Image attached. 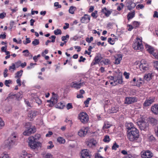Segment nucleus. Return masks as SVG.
<instances>
[{
  "mask_svg": "<svg viewBox=\"0 0 158 158\" xmlns=\"http://www.w3.org/2000/svg\"><path fill=\"white\" fill-rule=\"evenodd\" d=\"M119 147V146L116 143H114L113 146L112 147V150H116L117 148H118Z\"/></svg>",
  "mask_w": 158,
  "mask_h": 158,
  "instance_id": "38",
  "label": "nucleus"
},
{
  "mask_svg": "<svg viewBox=\"0 0 158 158\" xmlns=\"http://www.w3.org/2000/svg\"><path fill=\"white\" fill-rule=\"evenodd\" d=\"M6 15V13H2L0 14V18L1 19H3Z\"/></svg>",
  "mask_w": 158,
  "mask_h": 158,
  "instance_id": "55",
  "label": "nucleus"
},
{
  "mask_svg": "<svg viewBox=\"0 0 158 158\" xmlns=\"http://www.w3.org/2000/svg\"><path fill=\"white\" fill-rule=\"evenodd\" d=\"M122 56L121 55H118V57L115 59V62L114 63L116 64H119L120 63V61L122 60Z\"/></svg>",
  "mask_w": 158,
  "mask_h": 158,
  "instance_id": "26",
  "label": "nucleus"
},
{
  "mask_svg": "<svg viewBox=\"0 0 158 158\" xmlns=\"http://www.w3.org/2000/svg\"><path fill=\"white\" fill-rule=\"evenodd\" d=\"M133 26L135 27V28H136L139 26V23L138 22L134 21L133 22Z\"/></svg>",
  "mask_w": 158,
  "mask_h": 158,
  "instance_id": "42",
  "label": "nucleus"
},
{
  "mask_svg": "<svg viewBox=\"0 0 158 158\" xmlns=\"http://www.w3.org/2000/svg\"><path fill=\"white\" fill-rule=\"evenodd\" d=\"M153 156V154L149 150H147L142 154L143 158H151Z\"/></svg>",
  "mask_w": 158,
  "mask_h": 158,
  "instance_id": "13",
  "label": "nucleus"
},
{
  "mask_svg": "<svg viewBox=\"0 0 158 158\" xmlns=\"http://www.w3.org/2000/svg\"><path fill=\"white\" fill-rule=\"evenodd\" d=\"M66 108L67 110L72 109L73 108L72 104L71 103H68L67 105Z\"/></svg>",
  "mask_w": 158,
  "mask_h": 158,
  "instance_id": "51",
  "label": "nucleus"
},
{
  "mask_svg": "<svg viewBox=\"0 0 158 158\" xmlns=\"http://www.w3.org/2000/svg\"><path fill=\"white\" fill-rule=\"evenodd\" d=\"M143 60H141V64L139 65V68L141 70H143L146 71L148 69V65H147L145 63L143 64Z\"/></svg>",
  "mask_w": 158,
  "mask_h": 158,
  "instance_id": "20",
  "label": "nucleus"
},
{
  "mask_svg": "<svg viewBox=\"0 0 158 158\" xmlns=\"http://www.w3.org/2000/svg\"><path fill=\"white\" fill-rule=\"evenodd\" d=\"M21 63V61H19L18 62H16L15 63V65L16 66L17 68H18L20 66V64Z\"/></svg>",
  "mask_w": 158,
  "mask_h": 158,
  "instance_id": "61",
  "label": "nucleus"
},
{
  "mask_svg": "<svg viewBox=\"0 0 158 158\" xmlns=\"http://www.w3.org/2000/svg\"><path fill=\"white\" fill-rule=\"evenodd\" d=\"M69 35H67L65 36H63L61 37V40L62 41H65V40L69 39Z\"/></svg>",
  "mask_w": 158,
  "mask_h": 158,
  "instance_id": "44",
  "label": "nucleus"
},
{
  "mask_svg": "<svg viewBox=\"0 0 158 158\" xmlns=\"http://www.w3.org/2000/svg\"><path fill=\"white\" fill-rule=\"evenodd\" d=\"M57 141L61 143H64L65 142V140L60 137L58 138Z\"/></svg>",
  "mask_w": 158,
  "mask_h": 158,
  "instance_id": "34",
  "label": "nucleus"
},
{
  "mask_svg": "<svg viewBox=\"0 0 158 158\" xmlns=\"http://www.w3.org/2000/svg\"><path fill=\"white\" fill-rule=\"evenodd\" d=\"M23 53H26L25 54H24V56H25L27 57L29 56V54L30 53L29 52V51L27 49L24 50L23 52Z\"/></svg>",
  "mask_w": 158,
  "mask_h": 158,
  "instance_id": "37",
  "label": "nucleus"
},
{
  "mask_svg": "<svg viewBox=\"0 0 158 158\" xmlns=\"http://www.w3.org/2000/svg\"><path fill=\"white\" fill-rule=\"evenodd\" d=\"M111 11H110L107 10L106 12L105 13V15L106 17H108L111 14Z\"/></svg>",
  "mask_w": 158,
  "mask_h": 158,
  "instance_id": "57",
  "label": "nucleus"
},
{
  "mask_svg": "<svg viewBox=\"0 0 158 158\" xmlns=\"http://www.w3.org/2000/svg\"><path fill=\"white\" fill-rule=\"evenodd\" d=\"M101 62H103L105 64L107 65L109 64L110 61L108 59H106L104 60H102Z\"/></svg>",
  "mask_w": 158,
  "mask_h": 158,
  "instance_id": "50",
  "label": "nucleus"
},
{
  "mask_svg": "<svg viewBox=\"0 0 158 158\" xmlns=\"http://www.w3.org/2000/svg\"><path fill=\"white\" fill-rule=\"evenodd\" d=\"M32 43L34 46L38 45L40 44L39 40L38 39H35L32 42Z\"/></svg>",
  "mask_w": 158,
  "mask_h": 158,
  "instance_id": "33",
  "label": "nucleus"
},
{
  "mask_svg": "<svg viewBox=\"0 0 158 158\" xmlns=\"http://www.w3.org/2000/svg\"><path fill=\"white\" fill-rule=\"evenodd\" d=\"M154 67L158 71V61H155L153 62Z\"/></svg>",
  "mask_w": 158,
  "mask_h": 158,
  "instance_id": "46",
  "label": "nucleus"
},
{
  "mask_svg": "<svg viewBox=\"0 0 158 158\" xmlns=\"http://www.w3.org/2000/svg\"><path fill=\"white\" fill-rule=\"evenodd\" d=\"M137 124L141 130L147 131L148 127V123L143 120L137 122Z\"/></svg>",
  "mask_w": 158,
  "mask_h": 158,
  "instance_id": "7",
  "label": "nucleus"
},
{
  "mask_svg": "<svg viewBox=\"0 0 158 158\" xmlns=\"http://www.w3.org/2000/svg\"><path fill=\"white\" fill-rule=\"evenodd\" d=\"M110 140L109 136L108 135H106L105 136L103 139V141L105 142H109Z\"/></svg>",
  "mask_w": 158,
  "mask_h": 158,
  "instance_id": "32",
  "label": "nucleus"
},
{
  "mask_svg": "<svg viewBox=\"0 0 158 158\" xmlns=\"http://www.w3.org/2000/svg\"><path fill=\"white\" fill-rule=\"evenodd\" d=\"M16 95L15 94H12L11 93H10L8 96V97H7V98H11V99H14V98H16Z\"/></svg>",
  "mask_w": 158,
  "mask_h": 158,
  "instance_id": "36",
  "label": "nucleus"
},
{
  "mask_svg": "<svg viewBox=\"0 0 158 158\" xmlns=\"http://www.w3.org/2000/svg\"><path fill=\"white\" fill-rule=\"evenodd\" d=\"M76 9V7L74 6H71L69 10V13L71 14H74V12Z\"/></svg>",
  "mask_w": 158,
  "mask_h": 158,
  "instance_id": "28",
  "label": "nucleus"
},
{
  "mask_svg": "<svg viewBox=\"0 0 158 158\" xmlns=\"http://www.w3.org/2000/svg\"><path fill=\"white\" fill-rule=\"evenodd\" d=\"M82 158H90V156L89 153V150L85 149L82 150L81 153Z\"/></svg>",
  "mask_w": 158,
  "mask_h": 158,
  "instance_id": "12",
  "label": "nucleus"
},
{
  "mask_svg": "<svg viewBox=\"0 0 158 158\" xmlns=\"http://www.w3.org/2000/svg\"><path fill=\"white\" fill-rule=\"evenodd\" d=\"M152 111L154 114H158V104H155L151 107Z\"/></svg>",
  "mask_w": 158,
  "mask_h": 158,
  "instance_id": "19",
  "label": "nucleus"
},
{
  "mask_svg": "<svg viewBox=\"0 0 158 158\" xmlns=\"http://www.w3.org/2000/svg\"><path fill=\"white\" fill-rule=\"evenodd\" d=\"M37 115V111L35 110H31L29 111L28 116L30 120L32 121L33 118L36 116Z\"/></svg>",
  "mask_w": 158,
  "mask_h": 158,
  "instance_id": "14",
  "label": "nucleus"
},
{
  "mask_svg": "<svg viewBox=\"0 0 158 158\" xmlns=\"http://www.w3.org/2000/svg\"><path fill=\"white\" fill-rule=\"evenodd\" d=\"M16 137V135L15 133L12 134L8 139L4 141V145L5 147L8 149H10L15 144V138Z\"/></svg>",
  "mask_w": 158,
  "mask_h": 158,
  "instance_id": "3",
  "label": "nucleus"
},
{
  "mask_svg": "<svg viewBox=\"0 0 158 158\" xmlns=\"http://www.w3.org/2000/svg\"><path fill=\"white\" fill-rule=\"evenodd\" d=\"M108 41L109 43L112 45H113L114 44V42L111 38H109L108 39Z\"/></svg>",
  "mask_w": 158,
  "mask_h": 158,
  "instance_id": "48",
  "label": "nucleus"
},
{
  "mask_svg": "<svg viewBox=\"0 0 158 158\" xmlns=\"http://www.w3.org/2000/svg\"><path fill=\"white\" fill-rule=\"evenodd\" d=\"M54 33L56 35H60L61 34V31L60 29H57L56 30L54 31Z\"/></svg>",
  "mask_w": 158,
  "mask_h": 158,
  "instance_id": "40",
  "label": "nucleus"
},
{
  "mask_svg": "<svg viewBox=\"0 0 158 158\" xmlns=\"http://www.w3.org/2000/svg\"><path fill=\"white\" fill-rule=\"evenodd\" d=\"M31 155L25 152H23L20 155V158H30Z\"/></svg>",
  "mask_w": 158,
  "mask_h": 158,
  "instance_id": "23",
  "label": "nucleus"
},
{
  "mask_svg": "<svg viewBox=\"0 0 158 158\" xmlns=\"http://www.w3.org/2000/svg\"><path fill=\"white\" fill-rule=\"evenodd\" d=\"M93 40V37H91L90 38L88 37H87L86 38V41L89 43H90Z\"/></svg>",
  "mask_w": 158,
  "mask_h": 158,
  "instance_id": "49",
  "label": "nucleus"
},
{
  "mask_svg": "<svg viewBox=\"0 0 158 158\" xmlns=\"http://www.w3.org/2000/svg\"><path fill=\"white\" fill-rule=\"evenodd\" d=\"M11 69H13V70L15 69V65L14 63H13L12 64V65L9 66V70H10Z\"/></svg>",
  "mask_w": 158,
  "mask_h": 158,
  "instance_id": "58",
  "label": "nucleus"
},
{
  "mask_svg": "<svg viewBox=\"0 0 158 158\" xmlns=\"http://www.w3.org/2000/svg\"><path fill=\"white\" fill-rule=\"evenodd\" d=\"M154 18L156 17L158 18V13L157 11H155L153 16Z\"/></svg>",
  "mask_w": 158,
  "mask_h": 158,
  "instance_id": "63",
  "label": "nucleus"
},
{
  "mask_svg": "<svg viewBox=\"0 0 158 158\" xmlns=\"http://www.w3.org/2000/svg\"><path fill=\"white\" fill-rule=\"evenodd\" d=\"M109 79L111 80H113L115 85H117L118 84H122L123 82L122 79V73H119L117 76H110L108 77Z\"/></svg>",
  "mask_w": 158,
  "mask_h": 158,
  "instance_id": "4",
  "label": "nucleus"
},
{
  "mask_svg": "<svg viewBox=\"0 0 158 158\" xmlns=\"http://www.w3.org/2000/svg\"><path fill=\"white\" fill-rule=\"evenodd\" d=\"M127 129V131L129 132L130 131H131L132 129H133L134 128H135L134 127L133 124L132 123H128L127 124L126 126Z\"/></svg>",
  "mask_w": 158,
  "mask_h": 158,
  "instance_id": "22",
  "label": "nucleus"
},
{
  "mask_svg": "<svg viewBox=\"0 0 158 158\" xmlns=\"http://www.w3.org/2000/svg\"><path fill=\"white\" fill-rule=\"evenodd\" d=\"M5 125L4 122L2 120V119L0 118V129H1L2 127H3Z\"/></svg>",
  "mask_w": 158,
  "mask_h": 158,
  "instance_id": "45",
  "label": "nucleus"
},
{
  "mask_svg": "<svg viewBox=\"0 0 158 158\" xmlns=\"http://www.w3.org/2000/svg\"><path fill=\"white\" fill-rule=\"evenodd\" d=\"M152 76L151 73H149L145 75L144 77V79L147 81H149L152 79Z\"/></svg>",
  "mask_w": 158,
  "mask_h": 158,
  "instance_id": "24",
  "label": "nucleus"
},
{
  "mask_svg": "<svg viewBox=\"0 0 158 158\" xmlns=\"http://www.w3.org/2000/svg\"><path fill=\"white\" fill-rule=\"evenodd\" d=\"M128 139L131 142H135L139 138V131L136 128L132 129L129 132H127Z\"/></svg>",
  "mask_w": 158,
  "mask_h": 158,
  "instance_id": "2",
  "label": "nucleus"
},
{
  "mask_svg": "<svg viewBox=\"0 0 158 158\" xmlns=\"http://www.w3.org/2000/svg\"><path fill=\"white\" fill-rule=\"evenodd\" d=\"M40 137V135L37 134L35 135V137L30 136L29 137L28 144L31 149H35L41 146V143L40 142L36 141L39 139Z\"/></svg>",
  "mask_w": 158,
  "mask_h": 158,
  "instance_id": "1",
  "label": "nucleus"
},
{
  "mask_svg": "<svg viewBox=\"0 0 158 158\" xmlns=\"http://www.w3.org/2000/svg\"><path fill=\"white\" fill-rule=\"evenodd\" d=\"M56 103V101H51V102L50 103V104L49 105V106L50 107H52L53 106L54 104Z\"/></svg>",
  "mask_w": 158,
  "mask_h": 158,
  "instance_id": "60",
  "label": "nucleus"
},
{
  "mask_svg": "<svg viewBox=\"0 0 158 158\" xmlns=\"http://www.w3.org/2000/svg\"><path fill=\"white\" fill-rule=\"evenodd\" d=\"M126 5L127 7V9L129 10H131L132 9H133L136 6L135 3L131 1L127 2L126 4Z\"/></svg>",
  "mask_w": 158,
  "mask_h": 158,
  "instance_id": "15",
  "label": "nucleus"
},
{
  "mask_svg": "<svg viewBox=\"0 0 158 158\" xmlns=\"http://www.w3.org/2000/svg\"><path fill=\"white\" fill-rule=\"evenodd\" d=\"M154 99L153 98L149 99L146 100L143 103V105L145 107H147L151 105L154 102Z\"/></svg>",
  "mask_w": 158,
  "mask_h": 158,
  "instance_id": "17",
  "label": "nucleus"
},
{
  "mask_svg": "<svg viewBox=\"0 0 158 158\" xmlns=\"http://www.w3.org/2000/svg\"><path fill=\"white\" fill-rule=\"evenodd\" d=\"M79 119L83 123H86L89 120V118L87 114L84 112L80 113L79 114Z\"/></svg>",
  "mask_w": 158,
  "mask_h": 158,
  "instance_id": "6",
  "label": "nucleus"
},
{
  "mask_svg": "<svg viewBox=\"0 0 158 158\" xmlns=\"http://www.w3.org/2000/svg\"><path fill=\"white\" fill-rule=\"evenodd\" d=\"M26 126L28 129L23 133V135H29L31 134L35 133L36 131V129L35 127H31L30 123H27Z\"/></svg>",
  "mask_w": 158,
  "mask_h": 158,
  "instance_id": "5",
  "label": "nucleus"
},
{
  "mask_svg": "<svg viewBox=\"0 0 158 158\" xmlns=\"http://www.w3.org/2000/svg\"><path fill=\"white\" fill-rule=\"evenodd\" d=\"M57 106H56V107L60 109H63L64 107V105H63V104L61 102H60V103H58Z\"/></svg>",
  "mask_w": 158,
  "mask_h": 158,
  "instance_id": "43",
  "label": "nucleus"
},
{
  "mask_svg": "<svg viewBox=\"0 0 158 158\" xmlns=\"http://www.w3.org/2000/svg\"><path fill=\"white\" fill-rule=\"evenodd\" d=\"M148 139L149 141H155L156 140L155 138L152 135L149 137Z\"/></svg>",
  "mask_w": 158,
  "mask_h": 158,
  "instance_id": "53",
  "label": "nucleus"
},
{
  "mask_svg": "<svg viewBox=\"0 0 158 158\" xmlns=\"http://www.w3.org/2000/svg\"><path fill=\"white\" fill-rule=\"evenodd\" d=\"M95 158H103L99 154H97L95 156Z\"/></svg>",
  "mask_w": 158,
  "mask_h": 158,
  "instance_id": "64",
  "label": "nucleus"
},
{
  "mask_svg": "<svg viewBox=\"0 0 158 158\" xmlns=\"http://www.w3.org/2000/svg\"><path fill=\"white\" fill-rule=\"evenodd\" d=\"M8 71V70L7 69H5L4 70V77H7L8 76V74H6L7 72Z\"/></svg>",
  "mask_w": 158,
  "mask_h": 158,
  "instance_id": "62",
  "label": "nucleus"
},
{
  "mask_svg": "<svg viewBox=\"0 0 158 158\" xmlns=\"http://www.w3.org/2000/svg\"><path fill=\"white\" fill-rule=\"evenodd\" d=\"M135 14V12H133L131 13L130 12L128 13L127 16L128 19L129 20L130 19H131L133 18L134 17Z\"/></svg>",
  "mask_w": 158,
  "mask_h": 158,
  "instance_id": "27",
  "label": "nucleus"
},
{
  "mask_svg": "<svg viewBox=\"0 0 158 158\" xmlns=\"http://www.w3.org/2000/svg\"><path fill=\"white\" fill-rule=\"evenodd\" d=\"M20 72L18 71L17 73L16 74V76H15V78L18 77L20 78L21 76H22V74H20Z\"/></svg>",
  "mask_w": 158,
  "mask_h": 158,
  "instance_id": "56",
  "label": "nucleus"
},
{
  "mask_svg": "<svg viewBox=\"0 0 158 158\" xmlns=\"http://www.w3.org/2000/svg\"><path fill=\"white\" fill-rule=\"evenodd\" d=\"M123 75L125 76L126 78L128 79L129 78V74L126 72H125L123 73Z\"/></svg>",
  "mask_w": 158,
  "mask_h": 158,
  "instance_id": "54",
  "label": "nucleus"
},
{
  "mask_svg": "<svg viewBox=\"0 0 158 158\" xmlns=\"http://www.w3.org/2000/svg\"><path fill=\"white\" fill-rule=\"evenodd\" d=\"M15 95H16V99L19 100L20 98H22V92L20 91L16 94H15Z\"/></svg>",
  "mask_w": 158,
  "mask_h": 158,
  "instance_id": "31",
  "label": "nucleus"
},
{
  "mask_svg": "<svg viewBox=\"0 0 158 158\" xmlns=\"http://www.w3.org/2000/svg\"><path fill=\"white\" fill-rule=\"evenodd\" d=\"M118 110V108L117 107H113L111 108L110 111V113H115L117 112Z\"/></svg>",
  "mask_w": 158,
  "mask_h": 158,
  "instance_id": "29",
  "label": "nucleus"
},
{
  "mask_svg": "<svg viewBox=\"0 0 158 158\" xmlns=\"http://www.w3.org/2000/svg\"><path fill=\"white\" fill-rule=\"evenodd\" d=\"M90 16L87 14H85L81 18V21L82 23H86L89 22L90 20Z\"/></svg>",
  "mask_w": 158,
  "mask_h": 158,
  "instance_id": "11",
  "label": "nucleus"
},
{
  "mask_svg": "<svg viewBox=\"0 0 158 158\" xmlns=\"http://www.w3.org/2000/svg\"><path fill=\"white\" fill-rule=\"evenodd\" d=\"M132 47L135 50L141 49L143 48V45L141 41L140 42L138 41L136 42L133 44Z\"/></svg>",
  "mask_w": 158,
  "mask_h": 158,
  "instance_id": "10",
  "label": "nucleus"
},
{
  "mask_svg": "<svg viewBox=\"0 0 158 158\" xmlns=\"http://www.w3.org/2000/svg\"><path fill=\"white\" fill-rule=\"evenodd\" d=\"M85 60L86 59L85 58H83L82 56H81L80 57V59L78 61L79 62H81L82 61L84 62Z\"/></svg>",
  "mask_w": 158,
  "mask_h": 158,
  "instance_id": "59",
  "label": "nucleus"
},
{
  "mask_svg": "<svg viewBox=\"0 0 158 158\" xmlns=\"http://www.w3.org/2000/svg\"><path fill=\"white\" fill-rule=\"evenodd\" d=\"M26 42H25L24 41L23 42V44H27L31 42V40H30V39L29 38H26Z\"/></svg>",
  "mask_w": 158,
  "mask_h": 158,
  "instance_id": "52",
  "label": "nucleus"
},
{
  "mask_svg": "<svg viewBox=\"0 0 158 158\" xmlns=\"http://www.w3.org/2000/svg\"><path fill=\"white\" fill-rule=\"evenodd\" d=\"M146 47L147 48V50L150 54H152L156 58L158 59V52L156 53L154 52L155 50L154 48L150 45H146Z\"/></svg>",
  "mask_w": 158,
  "mask_h": 158,
  "instance_id": "9",
  "label": "nucleus"
},
{
  "mask_svg": "<svg viewBox=\"0 0 158 158\" xmlns=\"http://www.w3.org/2000/svg\"><path fill=\"white\" fill-rule=\"evenodd\" d=\"M52 94L53 95V97L52 99V101H56V103H57L58 102V95L57 94H55V93L54 92H53L52 93Z\"/></svg>",
  "mask_w": 158,
  "mask_h": 158,
  "instance_id": "30",
  "label": "nucleus"
},
{
  "mask_svg": "<svg viewBox=\"0 0 158 158\" xmlns=\"http://www.w3.org/2000/svg\"><path fill=\"white\" fill-rule=\"evenodd\" d=\"M91 100V98H88L87 100H86L84 102V103L85 104V106L87 107H88V106H86V105H88L89 103V101Z\"/></svg>",
  "mask_w": 158,
  "mask_h": 158,
  "instance_id": "47",
  "label": "nucleus"
},
{
  "mask_svg": "<svg viewBox=\"0 0 158 158\" xmlns=\"http://www.w3.org/2000/svg\"><path fill=\"white\" fill-rule=\"evenodd\" d=\"M102 59V57L101 56V55L100 54H98L97 56L95 57L94 59V62L93 63V64L95 65L96 64H98L99 62Z\"/></svg>",
  "mask_w": 158,
  "mask_h": 158,
  "instance_id": "16",
  "label": "nucleus"
},
{
  "mask_svg": "<svg viewBox=\"0 0 158 158\" xmlns=\"http://www.w3.org/2000/svg\"><path fill=\"white\" fill-rule=\"evenodd\" d=\"M87 133V130L86 129L80 130L78 133V135L81 137H84L85 136Z\"/></svg>",
  "mask_w": 158,
  "mask_h": 158,
  "instance_id": "18",
  "label": "nucleus"
},
{
  "mask_svg": "<svg viewBox=\"0 0 158 158\" xmlns=\"http://www.w3.org/2000/svg\"><path fill=\"white\" fill-rule=\"evenodd\" d=\"M34 100L38 105H40L41 104L42 101L38 97L34 98Z\"/></svg>",
  "mask_w": 158,
  "mask_h": 158,
  "instance_id": "35",
  "label": "nucleus"
},
{
  "mask_svg": "<svg viewBox=\"0 0 158 158\" xmlns=\"http://www.w3.org/2000/svg\"><path fill=\"white\" fill-rule=\"evenodd\" d=\"M73 84L72 87L77 89H80L84 83L83 82L78 83L77 82L74 83V82H73Z\"/></svg>",
  "mask_w": 158,
  "mask_h": 158,
  "instance_id": "21",
  "label": "nucleus"
},
{
  "mask_svg": "<svg viewBox=\"0 0 158 158\" xmlns=\"http://www.w3.org/2000/svg\"><path fill=\"white\" fill-rule=\"evenodd\" d=\"M52 156L50 153H48L45 154L43 157V158H52Z\"/></svg>",
  "mask_w": 158,
  "mask_h": 158,
  "instance_id": "41",
  "label": "nucleus"
},
{
  "mask_svg": "<svg viewBox=\"0 0 158 158\" xmlns=\"http://www.w3.org/2000/svg\"><path fill=\"white\" fill-rule=\"evenodd\" d=\"M150 121L153 125H156L158 121L156 118H149Z\"/></svg>",
  "mask_w": 158,
  "mask_h": 158,
  "instance_id": "25",
  "label": "nucleus"
},
{
  "mask_svg": "<svg viewBox=\"0 0 158 158\" xmlns=\"http://www.w3.org/2000/svg\"><path fill=\"white\" fill-rule=\"evenodd\" d=\"M137 101V99L135 97H127L126 98L125 100V103L130 104Z\"/></svg>",
  "mask_w": 158,
  "mask_h": 158,
  "instance_id": "8",
  "label": "nucleus"
},
{
  "mask_svg": "<svg viewBox=\"0 0 158 158\" xmlns=\"http://www.w3.org/2000/svg\"><path fill=\"white\" fill-rule=\"evenodd\" d=\"M11 83H12V81L11 80H6L5 81V85L7 87L10 86L8 84Z\"/></svg>",
  "mask_w": 158,
  "mask_h": 158,
  "instance_id": "39",
  "label": "nucleus"
}]
</instances>
